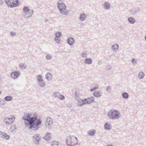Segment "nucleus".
<instances>
[{
    "instance_id": "16",
    "label": "nucleus",
    "mask_w": 146,
    "mask_h": 146,
    "mask_svg": "<svg viewBox=\"0 0 146 146\" xmlns=\"http://www.w3.org/2000/svg\"><path fill=\"white\" fill-rule=\"evenodd\" d=\"M105 128L107 129H111V126L109 124V123H106L105 125Z\"/></svg>"
},
{
    "instance_id": "37",
    "label": "nucleus",
    "mask_w": 146,
    "mask_h": 146,
    "mask_svg": "<svg viewBox=\"0 0 146 146\" xmlns=\"http://www.w3.org/2000/svg\"><path fill=\"white\" fill-rule=\"evenodd\" d=\"M59 37H57V41H58V40H60V39H59V38H58Z\"/></svg>"
},
{
    "instance_id": "5",
    "label": "nucleus",
    "mask_w": 146,
    "mask_h": 146,
    "mask_svg": "<svg viewBox=\"0 0 146 146\" xmlns=\"http://www.w3.org/2000/svg\"><path fill=\"white\" fill-rule=\"evenodd\" d=\"M58 7L60 12L63 14H66L68 13L66 9V6L63 3H59L58 4Z\"/></svg>"
},
{
    "instance_id": "31",
    "label": "nucleus",
    "mask_w": 146,
    "mask_h": 146,
    "mask_svg": "<svg viewBox=\"0 0 146 146\" xmlns=\"http://www.w3.org/2000/svg\"><path fill=\"white\" fill-rule=\"evenodd\" d=\"M98 88V86L97 85L95 88L91 89L90 90V91H94L95 90H96V89H97Z\"/></svg>"
},
{
    "instance_id": "38",
    "label": "nucleus",
    "mask_w": 146,
    "mask_h": 146,
    "mask_svg": "<svg viewBox=\"0 0 146 146\" xmlns=\"http://www.w3.org/2000/svg\"><path fill=\"white\" fill-rule=\"evenodd\" d=\"M107 146H112L111 145H107Z\"/></svg>"
},
{
    "instance_id": "33",
    "label": "nucleus",
    "mask_w": 146,
    "mask_h": 146,
    "mask_svg": "<svg viewBox=\"0 0 146 146\" xmlns=\"http://www.w3.org/2000/svg\"><path fill=\"white\" fill-rule=\"evenodd\" d=\"M132 62L133 63H135V59H133L132 60Z\"/></svg>"
},
{
    "instance_id": "27",
    "label": "nucleus",
    "mask_w": 146,
    "mask_h": 146,
    "mask_svg": "<svg viewBox=\"0 0 146 146\" xmlns=\"http://www.w3.org/2000/svg\"><path fill=\"white\" fill-rule=\"evenodd\" d=\"M37 79L39 81H41L42 80V77L41 75H38L37 76Z\"/></svg>"
},
{
    "instance_id": "21",
    "label": "nucleus",
    "mask_w": 146,
    "mask_h": 146,
    "mask_svg": "<svg viewBox=\"0 0 146 146\" xmlns=\"http://www.w3.org/2000/svg\"><path fill=\"white\" fill-rule=\"evenodd\" d=\"M31 10V9H29V8L27 7H24L23 9V11L24 12L25 14L27 13V12H28L29 10Z\"/></svg>"
},
{
    "instance_id": "25",
    "label": "nucleus",
    "mask_w": 146,
    "mask_h": 146,
    "mask_svg": "<svg viewBox=\"0 0 146 146\" xmlns=\"http://www.w3.org/2000/svg\"><path fill=\"white\" fill-rule=\"evenodd\" d=\"M122 96L124 98H127L128 97V95L126 93H124L122 94Z\"/></svg>"
},
{
    "instance_id": "29",
    "label": "nucleus",
    "mask_w": 146,
    "mask_h": 146,
    "mask_svg": "<svg viewBox=\"0 0 146 146\" xmlns=\"http://www.w3.org/2000/svg\"><path fill=\"white\" fill-rule=\"evenodd\" d=\"M118 48V45H115L112 46V49H117Z\"/></svg>"
},
{
    "instance_id": "12",
    "label": "nucleus",
    "mask_w": 146,
    "mask_h": 146,
    "mask_svg": "<svg viewBox=\"0 0 146 146\" xmlns=\"http://www.w3.org/2000/svg\"><path fill=\"white\" fill-rule=\"evenodd\" d=\"M94 96L96 97H100L101 96L100 92L98 91H96L94 92Z\"/></svg>"
},
{
    "instance_id": "20",
    "label": "nucleus",
    "mask_w": 146,
    "mask_h": 146,
    "mask_svg": "<svg viewBox=\"0 0 146 146\" xmlns=\"http://www.w3.org/2000/svg\"><path fill=\"white\" fill-rule=\"evenodd\" d=\"M12 98L10 96H7L5 98V100L6 101H9L12 100Z\"/></svg>"
},
{
    "instance_id": "3",
    "label": "nucleus",
    "mask_w": 146,
    "mask_h": 146,
    "mask_svg": "<svg viewBox=\"0 0 146 146\" xmlns=\"http://www.w3.org/2000/svg\"><path fill=\"white\" fill-rule=\"evenodd\" d=\"M120 113L118 111L116 110H111L108 114V116L110 118L112 119L118 118L119 117Z\"/></svg>"
},
{
    "instance_id": "36",
    "label": "nucleus",
    "mask_w": 146,
    "mask_h": 146,
    "mask_svg": "<svg viewBox=\"0 0 146 146\" xmlns=\"http://www.w3.org/2000/svg\"><path fill=\"white\" fill-rule=\"evenodd\" d=\"M11 35L12 36H14L15 35V33L14 32H11Z\"/></svg>"
},
{
    "instance_id": "19",
    "label": "nucleus",
    "mask_w": 146,
    "mask_h": 146,
    "mask_svg": "<svg viewBox=\"0 0 146 146\" xmlns=\"http://www.w3.org/2000/svg\"><path fill=\"white\" fill-rule=\"evenodd\" d=\"M51 135L50 133H47L45 136V139L47 140H49L50 138Z\"/></svg>"
},
{
    "instance_id": "23",
    "label": "nucleus",
    "mask_w": 146,
    "mask_h": 146,
    "mask_svg": "<svg viewBox=\"0 0 146 146\" xmlns=\"http://www.w3.org/2000/svg\"><path fill=\"white\" fill-rule=\"evenodd\" d=\"M95 132L94 130H91L88 132V134L90 135H94Z\"/></svg>"
},
{
    "instance_id": "30",
    "label": "nucleus",
    "mask_w": 146,
    "mask_h": 146,
    "mask_svg": "<svg viewBox=\"0 0 146 146\" xmlns=\"http://www.w3.org/2000/svg\"><path fill=\"white\" fill-rule=\"evenodd\" d=\"M105 7L106 9H109L110 8V5L108 3H106L105 4Z\"/></svg>"
},
{
    "instance_id": "10",
    "label": "nucleus",
    "mask_w": 146,
    "mask_h": 146,
    "mask_svg": "<svg viewBox=\"0 0 146 146\" xmlns=\"http://www.w3.org/2000/svg\"><path fill=\"white\" fill-rule=\"evenodd\" d=\"M52 146H64L63 145L56 141L53 142L52 143Z\"/></svg>"
},
{
    "instance_id": "26",
    "label": "nucleus",
    "mask_w": 146,
    "mask_h": 146,
    "mask_svg": "<svg viewBox=\"0 0 146 146\" xmlns=\"http://www.w3.org/2000/svg\"><path fill=\"white\" fill-rule=\"evenodd\" d=\"M47 123L49 125H51L52 123V121L50 119H47Z\"/></svg>"
},
{
    "instance_id": "9",
    "label": "nucleus",
    "mask_w": 146,
    "mask_h": 146,
    "mask_svg": "<svg viewBox=\"0 0 146 146\" xmlns=\"http://www.w3.org/2000/svg\"><path fill=\"white\" fill-rule=\"evenodd\" d=\"M1 137L4 139H9V135H7L6 133L0 132V135Z\"/></svg>"
},
{
    "instance_id": "14",
    "label": "nucleus",
    "mask_w": 146,
    "mask_h": 146,
    "mask_svg": "<svg viewBox=\"0 0 146 146\" xmlns=\"http://www.w3.org/2000/svg\"><path fill=\"white\" fill-rule=\"evenodd\" d=\"M33 13V10H29L28 12H27V13L25 14V15L27 17H29L31 16L32 15Z\"/></svg>"
},
{
    "instance_id": "34",
    "label": "nucleus",
    "mask_w": 146,
    "mask_h": 146,
    "mask_svg": "<svg viewBox=\"0 0 146 146\" xmlns=\"http://www.w3.org/2000/svg\"><path fill=\"white\" fill-rule=\"evenodd\" d=\"M64 98V97L63 96H60V99L61 100H63Z\"/></svg>"
},
{
    "instance_id": "11",
    "label": "nucleus",
    "mask_w": 146,
    "mask_h": 146,
    "mask_svg": "<svg viewBox=\"0 0 146 146\" xmlns=\"http://www.w3.org/2000/svg\"><path fill=\"white\" fill-rule=\"evenodd\" d=\"M68 42L70 45H72L74 43V38L70 37L68 39Z\"/></svg>"
},
{
    "instance_id": "18",
    "label": "nucleus",
    "mask_w": 146,
    "mask_h": 146,
    "mask_svg": "<svg viewBox=\"0 0 146 146\" xmlns=\"http://www.w3.org/2000/svg\"><path fill=\"white\" fill-rule=\"evenodd\" d=\"M129 22L131 23H133L135 22V19L132 18H129L128 19Z\"/></svg>"
},
{
    "instance_id": "4",
    "label": "nucleus",
    "mask_w": 146,
    "mask_h": 146,
    "mask_svg": "<svg viewBox=\"0 0 146 146\" xmlns=\"http://www.w3.org/2000/svg\"><path fill=\"white\" fill-rule=\"evenodd\" d=\"M5 2L10 7H16L19 5V0H5Z\"/></svg>"
},
{
    "instance_id": "1",
    "label": "nucleus",
    "mask_w": 146,
    "mask_h": 146,
    "mask_svg": "<svg viewBox=\"0 0 146 146\" xmlns=\"http://www.w3.org/2000/svg\"><path fill=\"white\" fill-rule=\"evenodd\" d=\"M23 120L26 126L30 129L33 128L38 129L41 124L42 121L40 119H38L36 115L33 116L31 114L25 115L23 117Z\"/></svg>"
},
{
    "instance_id": "13",
    "label": "nucleus",
    "mask_w": 146,
    "mask_h": 146,
    "mask_svg": "<svg viewBox=\"0 0 146 146\" xmlns=\"http://www.w3.org/2000/svg\"><path fill=\"white\" fill-rule=\"evenodd\" d=\"M61 35V33L60 32H58L56 33V37L55 38V40L58 43H59V40H58V41H57V37H59Z\"/></svg>"
},
{
    "instance_id": "15",
    "label": "nucleus",
    "mask_w": 146,
    "mask_h": 146,
    "mask_svg": "<svg viewBox=\"0 0 146 146\" xmlns=\"http://www.w3.org/2000/svg\"><path fill=\"white\" fill-rule=\"evenodd\" d=\"M46 78L48 80H50L52 78V75L50 73H48L46 75Z\"/></svg>"
},
{
    "instance_id": "7",
    "label": "nucleus",
    "mask_w": 146,
    "mask_h": 146,
    "mask_svg": "<svg viewBox=\"0 0 146 146\" xmlns=\"http://www.w3.org/2000/svg\"><path fill=\"white\" fill-rule=\"evenodd\" d=\"M15 119L14 116L10 115L5 119V122L6 125H9L13 122Z\"/></svg>"
},
{
    "instance_id": "28",
    "label": "nucleus",
    "mask_w": 146,
    "mask_h": 146,
    "mask_svg": "<svg viewBox=\"0 0 146 146\" xmlns=\"http://www.w3.org/2000/svg\"><path fill=\"white\" fill-rule=\"evenodd\" d=\"M20 67L22 68H25L26 66L24 64L21 63L20 64Z\"/></svg>"
},
{
    "instance_id": "35",
    "label": "nucleus",
    "mask_w": 146,
    "mask_h": 146,
    "mask_svg": "<svg viewBox=\"0 0 146 146\" xmlns=\"http://www.w3.org/2000/svg\"><path fill=\"white\" fill-rule=\"evenodd\" d=\"M111 88L110 86H108V87L107 88V90L108 91H109L111 90Z\"/></svg>"
},
{
    "instance_id": "32",
    "label": "nucleus",
    "mask_w": 146,
    "mask_h": 146,
    "mask_svg": "<svg viewBox=\"0 0 146 146\" xmlns=\"http://www.w3.org/2000/svg\"><path fill=\"white\" fill-rule=\"evenodd\" d=\"M46 58L48 59H50L51 58V56L49 54H48L46 56Z\"/></svg>"
},
{
    "instance_id": "8",
    "label": "nucleus",
    "mask_w": 146,
    "mask_h": 146,
    "mask_svg": "<svg viewBox=\"0 0 146 146\" xmlns=\"http://www.w3.org/2000/svg\"><path fill=\"white\" fill-rule=\"evenodd\" d=\"M19 75V73L18 71H15L11 73V76L13 79L17 78Z\"/></svg>"
},
{
    "instance_id": "6",
    "label": "nucleus",
    "mask_w": 146,
    "mask_h": 146,
    "mask_svg": "<svg viewBox=\"0 0 146 146\" xmlns=\"http://www.w3.org/2000/svg\"><path fill=\"white\" fill-rule=\"evenodd\" d=\"M94 98L92 97L84 100H82L79 102V105L81 106L86 104H90L94 101Z\"/></svg>"
},
{
    "instance_id": "24",
    "label": "nucleus",
    "mask_w": 146,
    "mask_h": 146,
    "mask_svg": "<svg viewBox=\"0 0 146 146\" xmlns=\"http://www.w3.org/2000/svg\"><path fill=\"white\" fill-rule=\"evenodd\" d=\"M144 76V74L143 72H140L139 74V77L140 78H142Z\"/></svg>"
},
{
    "instance_id": "2",
    "label": "nucleus",
    "mask_w": 146,
    "mask_h": 146,
    "mask_svg": "<svg viewBox=\"0 0 146 146\" xmlns=\"http://www.w3.org/2000/svg\"><path fill=\"white\" fill-rule=\"evenodd\" d=\"M77 138L74 136H68L66 141V143L68 145H73L77 143Z\"/></svg>"
},
{
    "instance_id": "39",
    "label": "nucleus",
    "mask_w": 146,
    "mask_h": 146,
    "mask_svg": "<svg viewBox=\"0 0 146 146\" xmlns=\"http://www.w3.org/2000/svg\"><path fill=\"white\" fill-rule=\"evenodd\" d=\"M145 39L146 40V36H145Z\"/></svg>"
},
{
    "instance_id": "22",
    "label": "nucleus",
    "mask_w": 146,
    "mask_h": 146,
    "mask_svg": "<svg viewBox=\"0 0 146 146\" xmlns=\"http://www.w3.org/2000/svg\"><path fill=\"white\" fill-rule=\"evenodd\" d=\"M80 19L82 21H83L85 18V15L84 14H82L80 15Z\"/></svg>"
},
{
    "instance_id": "17",
    "label": "nucleus",
    "mask_w": 146,
    "mask_h": 146,
    "mask_svg": "<svg viewBox=\"0 0 146 146\" xmlns=\"http://www.w3.org/2000/svg\"><path fill=\"white\" fill-rule=\"evenodd\" d=\"M85 63L87 64H90L92 62V60L90 58H87L86 59Z\"/></svg>"
}]
</instances>
